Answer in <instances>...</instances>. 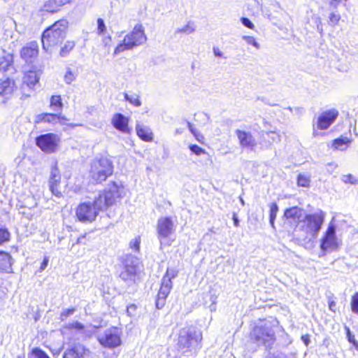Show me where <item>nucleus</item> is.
Returning a JSON list of instances; mask_svg holds the SVG:
<instances>
[{"mask_svg": "<svg viewBox=\"0 0 358 358\" xmlns=\"http://www.w3.org/2000/svg\"><path fill=\"white\" fill-rule=\"evenodd\" d=\"M121 196L118 185L115 182L108 184L105 190L95 196L93 202H83L76 208V217L80 222H92L95 220L100 211L112 206Z\"/></svg>", "mask_w": 358, "mask_h": 358, "instance_id": "1", "label": "nucleus"}, {"mask_svg": "<svg viewBox=\"0 0 358 358\" xmlns=\"http://www.w3.org/2000/svg\"><path fill=\"white\" fill-rule=\"evenodd\" d=\"M278 322L276 320H262L255 325L250 332V340L258 346L264 348L265 351L271 350L275 346L285 348L292 342L289 335L283 332L278 342L275 337V329Z\"/></svg>", "mask_w": 358, "mask_h": 358, "instance_id": "2", "label": "nucleus"}, {"mask_svg": "<svg viewBox=\"0 0 358 358\" xmlns=\"http://www.w3.org/2000/svg\"><path fill=\"white\" fill-rule=\"evenodd\" d=\"M325 213L319 212L305 214L303 218L299 224H296V231H300L304 235L305 238L315 239L320 232L324 221Z\"/></svg>", "mask_w": 358, "mask_h": 358, "instance_id": "3", "label": "nucleus"}, {"mask_svg": "<svg viewBox=\"0 0 358 358\" xmlns=\"http://www.w3.org/2000/svg\"><path fill=\"white\" fill-rule=\"evenodd\" d=\"M68 22L65 20H58L48 27L42 34L43 48L48 51L51 47L62 43L66 37Z\"/></svg>", "mask_w": 358, "mask_h": 358, "instance_id": "4", "label": "nucleus"}, {"mask_svg": "<svg viewBox=\"0 0 358 358\" xmlns=\"http://www.w3.org/2000/svg\"><path fill=\"white\" fill-rule=\"evenodd\" d=\"M147 41L145 30L141 24L134 26L133 30L127 34L122 42L115 48L114 55H118L127 50H132L135 47L144 44Z\"/></svg>", "mask_w": 358, "mask_h": 358, "instance_id": "5", "label": "nucleus"}, {"mask_svg": "<svg viewBox=\"0 0 358 358\" xmlns=\"http://www.w3.org/2000/svg\"><path fill=\"white\" fill-rule=\"evenodd\" d=\"M113 173V162L107 157L94 159L91 164L90 176L92 182L99 184L105 181Z\"/></svg>", "mask_w": 358, "mask_h": 358, "instance_id": "6", "label": "nucleus"}, {"mask_svg": "<svg viewBox=\"0 0 358 358\" xmlns=\"http://www.w3.org/2000/svg\"><path fill=\"white\" fill-rule=\"evenodd\" d=\"M202 334L194 327H185L180 330L177 345L180 349L187 348L189 351L200 348Z\"/></svg>", "mask_w": 358, "mask_h": 358, "instance_id": "7", "label": "nucleus"}, {"mask_svg": "<svg viewBox=\"0 0 358 358\" xmlns=\"http://www.w3.org/2000/svg\"><path fill=\"white\" fill-rule=\"evenodd\" d=\"M141 271L139 259L132 255H127L122 262V268L119 277L127 284L136 283V278Z\"/></svg>", "mask_w": 358, "mask_h": 358, "instance_id": "8", "label": "nucleus"}, {"mask_svg": "<svg viewBox=\"0 0 358 358\" xmlns=\"http://www.w3.org/2000/svg\"><path fill=\"white\" fill-rule=\"evenodd\" d=\"M99 343L104 348L113 349L122 344L121 331L115 327H110L97 336Z\"/></svg>", "mask_w": 358, "mask_h": 358, "instance_id": "9", "label": "nucleus"}, {"mask_svg": "<svg viewBox=\"0 0 358 358\" xmlns=\"http://www.w3.org/2000/svg\"><path fill=\"white\" fill-rule=\"evenodd\" d=\"M59 138L57 135L52 133L41 134L36 138V145L43 152H54L57 147Z\"/></svg>", "mask_w": 358, "mask_h": 358, "instance_id": "10", "label": "nucleus"}, {"mask_svg": "<svg viewBox=\"0 0 358 358\" xmlns=\"http://www.w3.org/2000/svg\"><path fill=\"white\" fill-rule=\"evenodd\" d=\"M157 231L159 239L168 238L173 231V222L172 219L169 217L159 219Z\"/></svg>", "mask_w": 358, "mask_h": 358, "instance_id": "11", "label": "nucleus"}, {"mask_svg": "<svg viewBox=\"0 0 358 358\" xmlns=\"http://www.w3.org/2000/svg\"><path fill=\"white\" fill-rule=\"evenodd\" d=\"M338 112L336 109H331L323 112L317 119V128L321 130L328 129L336 120Z\"/></svg>", "mask_w": 358, "mask_h": 358, "instance_id": "12", "label": "nucleus"}, {"mask_svg": "<svg viewBox=\"0 0 358 358\" xmlns=\"http://www.w3.org/2000/svg\"><path fill=\"white\" fill-rule=\"evenodd\" d=\"M173 288V283L168 282V280L161 281V286L158 292L155 306L157 309H162L166 304V300Z\"/></svg>", "mask_w": 358, "mask_h": 358, "instance_id": "13", "label": "nucleus"}, {"mask_svg": "<svg viewBox=\"0 0 358 358\" xmlns=\"http://www.w3.org/2000/svg\"><path fill=\"white\" fill-rule=\"evenodd\" d=\"M235 133L239 141L240 145L243 148L254 150L257 145V141L250 131L236 129Z\"/></svg>", "mask_w": 358, "mask_h": 358, "instance_id": "14", "label": "nucleus"}, {"mask_svg": "<svg viewBox=\"0 0 358 358\" xmlns=\"http://www.w3.org/2000/svg\"><path fill=\"white\" fill-rule=\"evenodd\" d=\"M90 350L83 344L77 343L68 348L64 352L62 358H85Z\"/></svg>", "mask_w": 358, "mask_h": 358, "instance_id": "15", "label": "nucleus"}, {"mask_svg": "<svg viewBox=\"0 0 358 358\" xmlns=\"http://www.w3.org/2000/svg\"><path fill=\"white\" fill-rule=\"evenodd\" d=\"M336 241V227L329 224L324 236L321 240L320 248L323 252L325 253L328 249L334 247Z\"/></svg>", "mask_w": 358, "mask_h": 358, "instance_id": "16", "label": "nucleus"}, {"mask_svg": "<svg viewBox=\"0 0 358 358\" xmlns=\"http://www.w3.org/2000/svg\"><path fill=\"white\" fill-rule=\"evenodd\" d=\"M38 54V45L36 41H31L20 50L21 58L27 63L33 62Z\"/></svg>", "mask_w": 358, "mask_h": 358, "instance_id": "17", "label": "nucleus"}, {"mask_svg": "<svg viewBox=\"0 0 358 358\" xmlns=\"http://www.w3.org/2000/svg\"><path fill=\"white\" fill-rule=\"evenodd\" d=\"M0 71L8 76H12L16 73L17 70L14 65L13 54L4 52L3 55L0 57Z\"/></svg>", "mask_w": 358, "mask_h": 358, "instance_id": "18", "label": "nucleus"}, {"mask_svg": "<svg viewBox=\"0 0 358 358\" xmlns=\"http://www.w3.org/2000/svg\"><path fill=\"white\" fill-rule=\"evenodd\" d=\"M111 123L115 129L122 133L130 134L131 131L129 127V118L122 113H115L112 118Z\"/></svg>", "mask_w": 358, "mask_h": 358, "instance_id": "19", "label": "nucleus"}, {"mask_svg": "<svg viewBox=\"0 0 358 358\" xmlns=\"http://www.w3.org/2000/svg\"><path fill=\"white\" fill-rule=\"evenodd\" d=\"M60 180L61 175L59 169L55 165L52 168L48 183L49 188L52 194L58 198H60L62 196V192L57 189V187L60 183Z\"/></svg>", "mask_w": 358, "mask_h": 358, "instance_id": "20", "label": "nucleus"}, {"mask_svg": "<svg viewBox=\"0 0 358 358\" xmlns=\"http://www.w3.org/2000/svg\"><path fill=\"white\" fill-rule=\"evenodd\" d=\"M39 81V75L36 71H29L27 72L22 80V90L23 92V94L27 96H30L28 94L25 93V90H32L35 85Z\"/></svg>", "mask_w": 358, "mask_h": 358, "instance_id": "21", "label": "nucleus"}, {"mask_svg": "<svg viewBox=\"0 0 358 358\" xmlns=\"http://www.w3.org/2000/svg\"><path fill=\"white\" fill-rule=\"evenodd\" d=\"M65 120L64 116L55 113H43L36 115L35 119L36 124H40L42 122L56 124L60 121V120Z\"/></svg>", "mask_w": 358, "mask_h": 358, "instance_id": "22", "label": "nucleus"}, {"mask_svg": "<svg viewBox=\"0 0 358 358\" xmlns=\"http://www.w3.org/2000/svg\"><path fill=\"white\" fill-rule=\"evenodd\" d=\"M280 136L275 131H262L259 144L262 147L267 148L273 143L280 141Z\"/></svg>", "mask_w": 358, "mask_h": 358, "instance_id": "23", "label": "nucleus"}, {"mask_svg": "<svg viewBox=\"0 0 358 358\" xmlns=\"http://www.w3.org/2000/svg\"><path fill=\"white\" fill-rule=\"evenodd\" d=\"M13 259L11 255L3 250H0V271L11 273H13L12 265Z\"/></svg>", "mask_w": 358, "mask_h": 358, "instance_id": "24", "label": "nucleus"}, {"mask_svg": "<svg viewBox=\"0 0 358 358\" xmlns=\"http://www.w3.org/2000/svg\"><path fill=\"white\" fill-rule=\"evenodd\" d=\"M304 215V210L298 206L287 208L284 212V217L286 219H292L297 224L302 220Z\"/></svg>", "mask_w": 358, "mask_h": 358, "instance_id": "25", "label": "nucleus"}, {"mask_svg": "<svg viewBox=\"0 0 358 358\" xmlns=\"http://www.w3.org/2000/svg\"><path fill=\"white\" fill-rule=\"evenodd\" d=\"M17 89L13 80L7 78L5 80L0 79V95L9 96Z\"/></svg>", "mask_w": 358, "mask_h": 358, "instance_id": "26", "label": "nucleus"}, {"mask_svg": "<svg viewBox=\"0 0 358 358\" xmlns=\"http://www.w3.org/2000/svg\"><path fill=\"white\" fill-rule=\"evenodd\" d=\"M136 130L138 136L141 140L146 142H150L153 140V134L148 127L137 123Z\"/></svg>", "mask_w": 358, "mask_h": 358, "instance_id": "27", "label": "nucleus"}, {"mask_svg": "<svg viewBox=\"0 0 358 358\" xmlns=\"http://www.w3.org/2000/svg\"><path fill=\"white\" fill-rule=\"evenodd\" d=\"M71 0H45L44 9L50 13L57 12L58 8L69 3Z\"/></svg>", "mask_w": 358, "mask_h": 358, "instance_id": "28", "label": "nucleus"}, {"mask_svg": "<svg viewBox=\"0 0 358 358\" xmlns=\"http://www.w3.org/2000/svg\"><path fill=\"white\" fill-rule=\"evenodd\" d=\"M351 143V140H350L347 137L341 136L334 139L332 142V146L337 150H345L348 145Z\"/></svg>", "mask_w": 358, "mask_h": 358, "instance_id": "29", "label": "nucleus"}, {"mask_svg": "<svg viewBox=\"0 0 358 358\" xmlns=\"http://www.w3.org/2000/svg\"><path fill=\"white\" fill-rule=\"evenodd\" d=\"M269 223L273 229H275V220L276 218L277 213L279 210L278 206L276 203H271L269 205Z\"/></svg>", "mask_w": 358, "mask_h": 358, "instance_id": "30", "label": "nucleus"}, {"mask_svg": "<svg viewBox=\"0 0 358 358\" xmlns=\"http://www.w3.org/2000/svg\"><path fill=\"white\" fill-rule=\"evenodd\" d=\"M50 107L53 108L55 111L61 110L63 107L61 96L53 95L50 98Z\"/></svg>", "mask_w": 358, "mask_h": 358, "instance_id": "31", "label": "nucleus"}, {"mask_svg": "<svg viewBox=\"0 0 358 358\" xmlns=\"http://www.w3.org/2000/svg\"><path fill=\"white\" fill-rule=\"evenodd\" d=\"M267 355L265 358H291L292 354H285L280 350H267Z\"/></svg>", "mask_w": 358, "mask_h": 358, "instance_id": "32", "label": "nucleus"}, {"mask_svg": "<svg viewBox=\"0 0 358 358\" xmlns=\"http://www.w3.org/2000/svg\"><path fill=\"white\" fill-rule=\"evenodd\" d=\"M195 31L194 23L193 22H189L185 27L182 28H178L176 30L175 34H185L189 35Z\"/></svg>", "mask_w": 358, "mask_h": 358, "instance_id": "33", "label": "nucleus"}, {"mask_svg": "<svg viewBox=\"0 0 358 358\" xmlns=\"http://www.w3.org/2000/svg\"><path fill=\"white\" fill-rule=\"evenodd\" d=\"M28 358H50L48 355L39 348H34L32 349L31 353L29 355Z\"/></svg>", "mask_w": 358, "mask_h": 358, "instance_id": "34", "label": "nucleus"}, {"mask_svg": "<svg viewBox=\"0 0 358 358\" xmlns=\"http://www.w3.org/2000/svg\"><path fill=\"white\" fill-rule=\"evenodd\" d=\"M178 271L175 268H167L164 275L162 277V280H168V282L170 283L172 282V279L176 278L178 276Z\"/></svg>", "mask_w": 358, "mask_h": 358, "instance_id": "35", "label": "nucleus"}, {"mask_svg": "<svg viewBox=\"0 0 358 358\" xmlns=\"http://www.w3.org/2000/svg\"><path fill=\"white\" fill-rule=\"evenodd\" d=\"M75 46V43L73 41H66L64 46L60 50V55L61 57H66L69 52L73 50V48Z\"/></svg>", "mask_w": 358, "mask_h": 358, "instance_id": "36", "label": "nucleus"}, {"mask_svg": "<svg viewBox=\"0 0 358 358\" xmlns=\"http://www.w3.org/2000/svg\"><path fill=\"white\" fill-rule=\"evenodd\" d=\"M124 99L131 104H133L136 107H138L141 105V101L139 99V96L136 94L129 95L128 94L124 93Z\"/></svg>", "mask_w": 358, "mask_h": 358, "instance_id": "37", "label": "nucleus"}, {"mask_svg": "<svg viewBox=\"0 0 358 358\" xmlns=\"http://www.w3.org/2000/svg\"><path fill=\"white\" fill-rule=\"evenodd\" d=\"M10 234L6 227H0V245L10 240Z\"/></svg>", "mask_w": 358, "mask_h": 358, "instance_id": "38", "label": "nucleus"}, {"mask_svg": "<svg viewBox=\"0 0 358 358\" xmlns=\"http://www.w3.org/2000/svg\"><path fill=\"white\" fill-rule=\"evenodd\" d=\"M341 180L344 183L358 185V179L355 178L352 174L343 175Z\"/></svg>", "mask_w": 358, "mask_h": 358, "instance_id": "39", "label": "nucleus"}, {"mask_svg": "<svg viewBox=\"0 0 358 358\" xmlns=\"http://www.w3.org/2000/svg\"><path fill=\"white\" fill-rule=\"evenodd\" d=\"M297 183L299 186L306 187L309 186L310 180L302 174H299L297 178Z\"/></svg>", "mask_w": 358, "mask_h": 358, "instance_id": "40", "label": "nucleus"}, {"mask_svg": "<svg viewBox=\"0 0 358 358\" xmlns=\"http://www.w3.org/2000/svg\"><path fill=\"white\" fill-rule=\"evenodd\" d=\"M243 39L245 41V42L249 44L254 46L256 49L260 48L259 43L255 40V38L253 36H243Z\"/></svg>", "mask_w": 358, "mask_h": 358, "instance_id": "41", "label": "nucleus"}, {"mask_svg": "<svg viewBox=\"0 0 358 358\" xmlns=\"http://www.w3.org/2000/svg\"><path fill=\"white\" fill-rule=\"evenodd\" d=\"M106 27L104 21L101 18L97 20V32L99 35H103L106 32Z\"/></svg>", "mask_w": 358, "mask_h": 358, "instance_id": "42", "label": "nucleus"}, {"mask_svg": "<svg viewBox=\"0 0 358 358\" xmlns=\"http://www.w3.org/2000/svg\"><path fill=\"white\" fill-rule=\"evenodd\" d=\"M189 148L192 153L198 156L206 152L204 149L196 144L189 145Z\"/></svg>", "mask_w": 358, "mask_h": 358, "instance_id": "43", "label": "nucleus"}, {"mask_svg": "<svg viewBox=\"0 0 358 358\" xmlns=\"http://www.w3.org/2000/svg\"><path fill=\"white\" fill-rule=\"evenodd\" d=\"M75 312H76L75 308L65 309L61 313L59 318L61 320L63 321L65 319H66L67 317H69V316L72 315Z\"/></svg>", "mask_w": 358, "mask_h": 358, "instance_id": "44", "label": "nucleus"}, {"mask_svg": "<svg viewBox=\"0 0 358 358\" xmlns=\"http://www.w3.org/2000/svg\"><path fill=\"white\" fill-rule=\"evenodd\" d=\"M351 308L353 313L358 314V292L355 294L352 298Z\"/></svg>", "mask_w": 358, "mask_h": 358, "instance_id": "45", "label": "nucleus"}, {"mask_svg": "<svg viewBox=\"0 0 358 358\" xmlns=\"http://www.w3.org/2000/svg\"><path fill=\"white\" fill-rule=\"evenodd\" d=\"M76 78L74 74L70 69H68L64 75V81L66 84H70Z\"/></svg>", "mask_w": 358, "mask_h": 358, "instance_id": "46", "label": "nucleus"}, {"mask_svg": "<svg viewBox=\"0 0 358 358\" xmlns=\"http://www.w3.org/2000/svg\"><path fill=\"white\" fill-rule=\"evenodd\" d=\"M241 22L242 24L247 28L253 29L255 27V25L252 22V21L246 17H242L241 18Z\"/></svg>", "mask_w": 358, "mask_h": 358, "instance_id": "47", "label": "nucleus"}, {"mask_svg": "<svg viewBox=\"0 0 358 358\" xmlns=\"http://www.w3.org/2000/svg\"><path fill=\"white\" fill-rule=\"evenodd\" d=\"M140 243L141 239L140 237L136 238L130 242L131 248L134 249L135 251H139L140 250Z\"/></svg>", "mask_w": 358, "mask_h": 358, "instance_id": "48", "label": "nucleus"}, {"mask_svg": "<svg viewBox=\"0 0 358 358\" xmlns=\"http://www.w3.org/2000/svg\"><path fill=\"white\" fill-rule=\"evenodd\" d=\"M341 15L334 13H331L329 15V21L331 25H336L340 20Z\"/></svg>", "mask_w": 358, "mask_h": 358, "instance_id": "49", "label": "nucleus"}, {"mask_svg": "<svg viewBox=\"0 0 358 358\" xmlns=\"http://www.w3.org/2000/svg\"><path fill=\"white\" fill-rule=\"evenodd\" d=\"M48 262H49L48 257H45L43 262L41 264L40 271H43L46 268V267L48 266Z\"/></svg>", "mask_w": 358, "mask_h": 358, "instance_id": "50", "label": "nucleus"}, {"mask_svg": "<svg viewBox=\"0 0 358 358\" xmlns=\"http://www.w3.org/2000/svg\"><path fill=\"white\" fill-rule=\"evenodd\" d=\"M232 220H233L234 226L236 227H239L240 221H239V219L236 213H233Z\"/></svg>", "mask_w": 358, "mask_h": 358, "instance_id": "51", "label": "nucleus"}, {"mask_svg": "<svg viewBox=\"0 0 358 358\" xmlns=\"http://www.w3.org/2000/svg\"><path fill=\"white\" fill-rule=\"evenodd\" d=\"M187 127L189 129V130L190 131V132L194 136H196V130L193 127V125L192 124V123H190L189 122H187Z\"/></svg>", "mask_w": 358, "mask_h": 358, "instance_id": "52", "label": "nucleus"}, {"mask_svg": "<svg viewBox=\"0 0 358 358\" xmlns=\"http://www.w3.org/2000/svg\"><path fill=\"white\" fill-rule=\"evenodd\" d=\"M301 338L306 346L309 345L310 340L308 335H303Z\"/></svg>", "mask_w": 358, "mask_h": 358, "instance_id": "53", "label": "nucleus"}, {"mask_svg": "<svg viewBox=\"0 0 358 358\" xmlns=\"http://www.w3.org/2000/svg\"><path fill=\"white\" fill-rule=\"evenodd\" d=\"M213 53L215 55V57H223V53L222 51H220L217 48H213Z\"/></svg>", "mask_w": 358, "mask_h": 358, "instance_id": "54", "label": "nucleus"}, {"mask_svg": "<svg viewBox=\"0 0 358 358\" xmlns=\"http://www.w3.org/2000/svg\"><path fill=\"white\" fill-rule=\"evenodd\" d=\"M348 331V338L350 343H354L355 341V336L351 335L350 329L348 328H346Z\"/></svg>", "mask_w": 358, "mask_h": 358, "instance_id": "55", "label": "nucleus"}, {"mask_svg": "<svg viewBox=\"0 0 358 358\" xmlns=\"http://www.w3.org/2000/svg\"><path fill=\"white\" fill-rule=\"evenodd\" d=\"M336 306V303L335 301H329V309L334 312H335L334 310V308Z\"/></svg>", "mask_w": 358, "mask_h": 358, "instance_id": "56", "label": "nucleus"}, {"mask_svg": "<svg viewBox=\"0 0 358 358\" xmlns=\"http://www.w3.org/2000/svg\"><path fill=\"white\" fill-rule=\"evenodd\" d=\"M75 327H76L77 329L83 330V329H84V325H83L82 323L77 322L75 324Z\"/></svg>", "mask_w": 358, "mask_h": 358, "instance_id": "57", "label": "nucleus"}, {"mask_svg": "<svg viewBox=\"0 0 358 358\" xmlns=\"http://www.w3.org/2000/svg\"><path fill=\"white\" fill-rule=\"evenodd\" d=\"M111 41V37L110 36L106 37L105 38H103V43L105 44V45H108V43L110 42Z\"/></svg>", "mask_w": 358, "mask_h": 358, "instance_id": "58", "label": "nucleus"}, {"mask_svg": "<svg viewBox=\"0 0 358 358\" xmlns=\"http://www.w3.org/2000/svg\"><path fill=\"white\" fill-rule=\"evenodd\" d=\"M200 134L196 131V136H195L196 138V139L199 141H200ZM201 137L203 138V136L201 135Z\"/></svg>", "mask_w": 358, "mask_h": 358, "instance_id": "59", "label": "nucleus"}, {"mask_svg": "<svg viewBox=\"0 0 358 358\" xmlns=\"http://www.w3.org/2000/svg\"><path fill=\"white\" fill-rule=\"evenodd\" d=\"M240 201H241V204H242L243 206H244V205H245V201H244V200H243L241 197H240Z\"/></svg>", "mask_w": 358, "mask_h": 358, "instance_id": "60", "label": "nucleus"}, {"mask_svg": "<svg viewBox=\"0 0 358 358\" xmlns=\"http://www.w3.org/2000/svg\"><path fill=\"white\" fill-rule=\"evenodd\" d=\"M313 135L316 136V132L315 131L313 132Z\"/></svg>", "mask_w": 358, "mask_h": 358, "instance_id": "61", "label": "nucleus"}, {"mask_svg": "<svg viewBox=\"0 0 358 358\" xmlns=\"http://www.w3.org/2000/svg\"><path fill=\"white\" fill-rule=\"evenodd\" d=\"M17 358H21L20 357H17Z\"/></svg>", "mask_w": 358, "mask_h": 358, "instance_id": "62", "label": "nucleus"}]
</instances>
